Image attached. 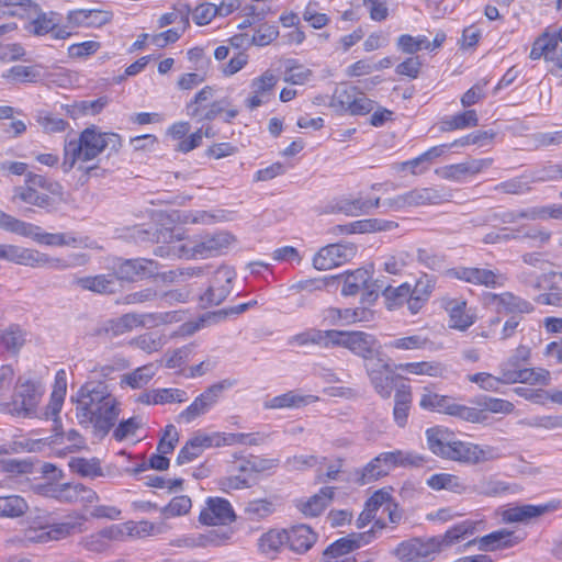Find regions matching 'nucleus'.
Here are the masks:
<instances>
[{
	"label": "nucleus",
	"mask_w": 562,
	"mask_h": 562,
	"mask_svg": "<svg viewBox=\"0 0 562 562\" xmlns=\"http://www.w3.org/2000/svg\"><path fill=\"white\" fill-rule=\"evenodd\" d=\"M530 348L524 345L518 346L514 353L499 364V371L503 372V380L506 379L507 372H516L524 368L529 361Z\"/></svg>",
	"instance_id": "52"
},
{
	"label": "nucleus",
	"mask_w": 562,
	"mask_h": 562,
	"mask_svg": "<svg viewBox=\"0 0 562 562\" xmlns=\"http://www.w3.org/2000/svg\"><path fill=\"white\" fill-rule=\"evenodd\" d=\"M417 261L430 270L438 271L446 266V255L432 249L418 248Z\"/></svg>",
	"instance_id": "61"
},
{
	"label": "nucleus",
	"mask_w": 562,
	"mask_h": 562,
	"mask_svg": "<svg viewBox=\"0 0 562 562\" xmlns=\"http://www.w3.org/2000/svg\"><path fill=\"white\" fill-rule=\"evenodd\" d=\"M375 538V529H368L364 532H351L331 543L324 551L323 562L326 560H338L349 558L347 554L362 546L370 543Z\"/></svg>",
	"instance_id": "20"
},
{
	"label": "nucleus",
	"mask_w": 562,
	"mask_h": 562,
	"mask_svg": "<svg viewBox=\"0 0 562 562\" xmlns=\"http://www.w3.org/2000/svg\"><path fill=\"white\" fill-rule=\"evenodd\" d=\"M76 283L83 290L99 294H111L115 292L116 278L111 274H99L79 278L76 280Z\"/></svg>",
	"instance_id": "40"
},
{
	"label": "nucleus",
	"mask_w": 562,
	"mask_h": 562,
	"mask_svg": "<svg viewBox=\"0 0 562 562\" xmlns=\"http://www.w3.org/2000/svg\"><path fill=\"white\" fill-rule=\"evenodd\" d=\"M312 396H302L294 391H289L284 394L272 397L265 403L266 408H286V407H301L307 404V400Z\"/></svg>",
	"instance_id": "56"
},
{
	"label": "nucleus",
	"mask_w": 562,
	"mask_h": 562,
	"mask_svg": "<svg viewBox=\"0 0 562 562\" xmlns=\"http://www.w3.org/2000/svg\"><path fill=\"white\" fill-rule=\"evenodd\" d=\"M479 125V117L475 110H467L452 116H446L439 122V130L442 133L456 130H464Z\"/></svg>",
	"instance_id": "39"
},
{
	"label": "nucleus",
	"mask_w": 562,
	"mask_h": 562,
	"mask_svg": "<svg viewBox=\"0 0 562 562\" xmlns=\"http://www.w3.org/2000/svg\"><path fill=\"white\" fill-rule=\"evenodd\" d=\"M337 337L338 330L336 329L322 330L317 328H308L292 336L289 340V344L300 347L316 345L322 348H334L336 347Z\"/></svg>",
	"instance_id": "27"
},
{
	"label": "nucleus",
	"mask_w": 562,
	"mask_h": 562,
	"mask_svg": "<svg viewBox=\"0 0 562 562\" xmlns=\"http://www.w3.org/2000/svg\"><path fill=\"white\" fill-rule=\"evenodd\" d=\"M0 228L14 233L21 236H32L34 229H38L37 226L23 222L10 214L0 210Z\"/></svg>",
	"instance_id": "55"
},
{
	"label": "nucleus",
	"mask_w": 562,
	"mask_h": 562,
	"mask_svg": "<svg viewBox=\"0 0 562 562\" xmlns=\"http://www.w3.org/2000/svg\"><path fill=\"white\" fill-rule=\"evenodd\" d=\"M0 259L32 268L65 270L74 265L61 258H53L35 249L16 245L0 244Z\"/></svg>",
	"instance_id": "9"
},
{
	"label": "nucleus",
	"mask_w": 562,
	"mask_h": 562,
	"mask_svg": "<svg viewBox=\"0 0 562 562\" xmlns=\"http://www.w3.org/2000/svg\"><path fill=\"white\" fill-rule=\"evenodd\" d=\"M426 437L430 451L443 459L477 464L496 458V450L493 447L454 440L447 428H429L426 430Z\"/></svg>",
	"instance_id": "3"
},
{
	"label": "nucleus",
	"mask_w": 562,
	"mask_h": 562,
	"mask_svg": "<svg viewBox=\"0 0 562 562\" xmlns=\"http://www.w3.org/2000/svg\"><path fill=\"white\" fill-rule=\"evenodd\" d=\"M358 90L356 87H347L341 89H336L330 105L338 111L349 112L352 101L358 94Z\"/></svg>",
	"instance_id": "63"
},
{
	"label": "nucleus",
	"mask_w": 562,
	"mask_h": 562,
	"mask_svg": "<svg viewBox=\"0 0 562 562\" xmlns=\"http://www.w3.org/2000/svg\"><path fill=\"white\" fill-rule=\"evenodd\" d=\"M445 200V195L435 188H419L403 194L384 200L383 204L393 211L407 207L438 204Z\"/></svg>",
	"instance_id": "15"
},
{
	"label": "nucleus",
	"mask_w": 562,
	"mask_h": 562,
	"mask_svg": "<svg viewBox=\"0 0 562 562\" xmlns=\"http://www.w3.org/2000/svg\"><path fill=\"white\" fill-rule=\"evenodd\" d=\"M147 318L154 319V315L126 313L117 318L110 319L106 323L105 331L112 336H120L133 330L134 328L145 326Z\"/></svg>",
	"instance_id": "33"
},
{
	"label": "nucleus",
	"mask_w": 562,
	"mask_h": 562,
	"mask_svg": "<svg viewBox=\"0 0 562 562\" xmlns=\"http://www.w3.org/2000/svg\"><path fill=\"white\" fill-rule=\"evenodd\" d=\"M109 104L108 97H100L95 100H82L71 105L67 112L72 116L97 115Z\"/></svg>",
	"instance_id": "54"
},
{
	"label": "nucleus",
	"mask_w": 562,
	"mask_h": 562,
	"mask_svg": "<svg viewBox=\"0 0 562 562\" xmlns=\"http://www.w3.org/2000/svg\"><path fill=\"white\" fill-rule=\"evenodd\" d=\"M357 254L353 244H330L321 248L313 258V266L317 270H329L350 261Z\"/></svg>",
	"instance_id": "17"
},
{
	"label": "nucleus",
	"mask_w": 562,
	"mask_h": 562,
	"mask_svg": "<svg viewBox=\"0 0 562 562\" xmlns=\"http://www.w3.org/2000/svg\"><path fill=\"white\" fill-rule=\"evenodd\" d=\"M382 296L385 300V305L389 310L401 306L405 302L408 304L411 300V285L403 283L398 286L385 285L383 283Z\"/></svg>",
	"instance_id": "48"
},
{
	"label": "nucleus",
	"mask_w": 562,
	"mask_h": 562,
	"mask_svg": "<svg viewBox=\"0 0 562 562\" xmlns=\"http://www.w3.org/2000/svg\"><path fill=\"white\" fill-rule=\"evenodd\" d=\"M395 368L416 375L441 376L445 372V367L437 361L400 363Z\"/></svg>",
	"instance_id": "49"
},
{
	"label": "nucleus",
	"mask_w": 562,
	"mask_h": 562,
	"mask_svg": "<svg viewBox=\"0 0 562 562\" xmlns=\"http://www.w3.org/2000/svg\"><path fill=\"white\" fill-rule=\"evenodd\" d=\"M434 288L435 281L427 274L418 279L413 289L411 288L408 310L412 314H416L422 310L424 304L428 301Z\"/></svg>",
	"instance_id": "35"
},
{
	"label": "nucleus",
	"mask_w": 562,
	"mask_h": 562,
	"mask_svg": "<svg viewBox=\"0 0 562 562\" xmlns=\"http://www.w3.org/2000/svg\"><path fill=\"white\" fill-rule=\"evenodd\" d=\"M337 279H342L344 284L341 288V294L344 296L356 295L360 289L367 286L369 283L370 274L364 269H357L352 272H346L345 274L337 276Z\"/></svg>",
	"instance_id": "45"
},
{
	"label": "nucleus",
	"mask_w": 562,
	"mask_h": 562,
	"mask_svg": "<svg viewBox=\"0 0 562 562\" xmlns=\"http://www.w3.org/2000/svg\"><path fill=\"white\" fill-rule=\"evenodd\" d=\"M454 404L456 403L449 396L431 392L424 394L419 402L420 407L424 409L436 411L448 415H452V406H454Z\"/></svg>",
	"instance_id": "51"
},
{
	"label": "nucleus",
	"mask_w": 562,
	"mask_h": 562,
	"mask_svg": "<svg viewBox=\"0 0 562 562\" xmlns=\"http://www.w3.org/2000/svg\"><path fill=\"white\" fill-rule=\"evenodd\" d=\"M67 390L66 372L64 370L57 371L55 375L54 390L50 394V401L47 405L45 415L46 417L56 418L59 414Z\"/></svg>",
	"instance_id": "41"
},
{
	"label": "nucleus",
	"mask_w": 562,
	"mask_h": 562,
	"mask_svg": "<svg viewBox=\"0 0 562 562\" xmlns=\"http://www.w3.org/2000/svg\"><path fill=\"white\" fill-rule=\"evenodd\" d=\"M113 18L111 11L99 9H79L68 13V22L74 26L100 27Z\"/></svg>",
	"instance_id": "28"
},
{
	"label": "nucleus",
	"mask_w": 562,
	"mask_h": 562,
	"mask_svg": "<svg viewBox=\"0 0 562 562\" xmlns=\"http://www.w3.org/2000/svg\"><path fill=\"white\" fill-rule=\"evenodd\" d=\"M277 83L278 77L271 70H266L261 76L251 80L250 88L252 93L261 95L269 102Z\"/></svg>",
	"instance_id": "53"
},
{
	"label": "nucleus",
	"mask_w": 562,
	"mask_h": 562,
	"mask_svg": "<svg viewBox=\"0 0 562 562\" xmlns=\"http://www.w3.org/2000/svg\"><path fill=\"white\" fill-rule=\"evenodd\" d=\"M465 301L461 300H450L447 303L446 310L449 313L451 328L465 330L474 323L473 316L465 312Z\"/></svg>",
	"instance_id": "42"
},
{
	"label": "nucleus",
	"mask_w": 562,
	"mask_h": 562,
	"mask_svg": "<svg viewBox=\"0 0 562 562\" xmlns=\"http://www.w3.org/2000/svg\"><path fill=\"white\" fill-rule=\"evenodd\" d=\"M429 344V339L422 335H412L407 337H401L393 339L385 344V348L389 350H418L424 349Z\"/></svg>",
	"instance_id": "57"
},
{
	"label": "nucleus",
	"mask_w": 562,
	"mask_h": 562,
	"mask_svg": "<svg viewBox=\"0 0 562 562\" xmlns=\"http://www.w3.org/2000/svg\"><path fill=\"white\" fill-rule=\"evenodd\" d=\"M448 273L452 278L475 285H484L486 288H495L501 285V274L497 271L486 268L457 267L450 269Z\"/></svg>",
	"instance_id": "25"
},
{
	"label": "nucleus",
	"mask_w": 562,
	"mask_h": 562,
	"mask_svg": "<svg viewBox=\"0 0 562 562\" xmlns=\"http://www.w3.org/2000/svg\"><path fill=\"white\" fill-rule=\"evenodd\" d=\"M76 417L80 425L92 426L102 437L115 425L120 402L103 381H88L77 393Z\"/></svg>",
	"instance_id": "1"
},
{
	"label": "nucleus",
	"mask_w": 562,
	"mask_h": 562,
	"mask_svg": "<svg viewBox=\"0 0 562 562\" xmlns=\"http://www.w3.org/2000/svg\"><path fill=\"white\" fill-rule=\"evenodd\" d=\"M247 435L245 434H227V432H213L196 434L193 438L199 443L202 452L206 448L231 446L234 443H243Z\"/></svg>",
	"instance_id": "37"
},
{
	"label": "nucleus",
	"mask_w": 562,
	"mask_h": 562,
	"mask_svg": "<svg viewBox=\"0 0 562 562\" xmlns=\"http://www.w3.org/2000/svg\"><path fill=\"white\" fill-rule=\"evenodd\" d=\"M121 146L122 140L119 134L101 132L92 125L85 128L78 139L66 142L61 168L64 172H69L77 161H90L105 149H110V153H117Z\"/></svg>",
	"instance_id": "2"
},
{
	"label": "nucleus",
	"mask_w": 562,
	"mask_h": 562,
	"mask_svg": "<svg viewBox=\"0 0 562 562\" xmlns=\"http://www.w3.org/2000/svg\"><path fill=\"white\" fill-rule=\"evenodd\" d=\"M485 303L494 305L497 314L517 315L529 314L533 312V305L519 296L514 295L510 292H504L501 294L488 293L485 296Z\"/></svg>",
	"instance_id": "22"
},
{
	"label": "nucleus",
	"mask_w": 562,
	"mask_h": 562,
	"mask_svg": "<svg viewBox=\"0 0 562 562\" xmlns=\"http://www.w3.org/2000/svg\"><path fill=\"white\" fill-rule=\"evenodd\" d=\"M548 284L547 291L538 294L535 302L540 305L562 307V272L551 271L542 274Z\"/></svg>",
	"instance_id": "32"
},
{
	"label": "nucleus",
	"mask_w": 562,
	"mask_h": 562,
	"mask_svg": "<svg viewBox=\"0 0 562 562\" xmlns=\"http://www.w3.org/2000/svg\"><path fill=\"white\" fill-rule=\"evenodd\" d=\"M404 510L400 508L392 495L385 490L375 491L364 503V508L358 517V527H387L389 524L403 522Z\"/></svg>",
	"instance_id": "7"
},
{
	"label": "nucleus",
	"mask_w": 562,
	"mask_h": 562,
	"mask_svg": "<svg viewBox=\"0 0 562 562\" xmlns=\"http://www.w3.org/2000/svg\"><path fill=\"white\" fill-rule=\"evenodd\" d=\"M397 47L400 50L406 54H415L422 49H429L430 42L424 35L414 37L409 34H403L397 38Z\"/></svg>",
	"instance_id": "60"
},
{
	"label": "nucleus",
	"mask_w": 562,
	"mask_h": 562,
	"mask_svg": "<svg viewBox=\"0 0 562 562\" xmlns=\"http://www.w3.org/2000/svg\"><path fill=\"white\" fill-rule=\"evenodd\" d=\"M561 503L549 502L546 504H515L497 508L494 512L495 517H499L503 524H538L542 517L560 508Z\"/></svg>",
	"instance_id": "10"
},
{
	"label": "nucleus",
	"mask_w": 562,
	"mask_h": 562,
	"mask_svg": "<svg viewBox=\"0 0 562 562\" xmlns=\"http://www.w3.org/2000/svg\"><path fill=\"white\" fill-rule=\"evenodd\" d=\"M529 57L532 60L543 57L546 61H550L559 69H562V44L559 45L558 37L552 36L546 30L532 43Z\"/></svg>",
	"instance_id": "23"
},
{
	"label": "nucleus",
	"mask_w": 562,
	"mask_h": 562,
	"mask_svg": "<svg viewBox=\"0 0 562 562\" xmlns=\"http://www.w3.org/2000/svg\"><path fill=\"white\" fill-rule=\"evenodd\" d=\"M188 115L199 121H213L224 114V122L231 123L237 115L238 110L233 106L228 97L213 101L206 108H196L195 105H187Z\"/></svg>",
	"instance_id": "24"
},
{
	"label": "nucleus",
	"mask_w": 562,
	"mask_h": 562,
	"mask_svg": "<svg viewBox=\"0 0 562 562\" xmlns=\"http://www.w3.org/2000/svg\"><path fill=\"white\" fill-rule=\"evenodd\" d=\"M425 462L426 458L424 456L411 451L382 452L363 468L356 469L352 473V482L359 486H364L386 476L395 468L423 467Z\"/></svg>",
	"instance_id": "6"
},
{
	"label": "nucleus",
	"mask_w": 562,
	"mask_h": 562,
	"mask_svg": "<svg viewBox=\"0 0 562 562\" xmlns=\"http://www.w3.org/2000/svg\"><path fill=\"white\" fill-rule=\"evenodd\" d=\"M350 308L327 307L322 311V325L327 327L350 325Z\"/></svg>",
	"instance_id": "58"
},
{
	"label": "nucleus",
	"mask_w": 562,
	"mask_h": 562,
	"mask_svg": "<svg viewBox=\"0 0 562 562\" xmlns=\"http://www.w3.org/2000/svg\"><path fill=\"white\" fill-rule=\"evenodd\" d=\"M160 529H100L82 540V546L93 552H102L112 541H131L156 536Z\"/></svg>",
	"instance_id": "12"
},
{
	"label": "nucleus",
	"mask_w": 562,
	"mask_h": 562,
	"mask_svg": "<svg viewBox=\"0 0 562 562\" xmlns=\"http://www.w3.org/2000/svg\"><path fill=\"white\" fill-rule=\"evenodd\" d=\"M71 529H22L23 536L18 537L20 546L30 548L31 546L47 544L70 536Z\"/></svg>",
	"instance_id": "29"
},
{
	"label": "nucleus",
	"mask_w": 562,
	"mask_h": 562,
	"mask_svg": "<svg viewBox=\"0 0 562 562\" xmlns=\"http://www.w3.org/2000/svg\"><path fill=\"white\" fill-rule=\"evenodd\" d=\"M258 546L261 553L274 558L283 547H288V529H269L261 536Z\"/></svg>",
	"instance_id": "38"
},
{
	"label": "nucleus",
	"mask_w": 562,
	"mask_h": 562,
	"mask_svg": "<svg viewBox=\"0 0 562 562\" xmlns=\"http://www.w3.org/2000/svg\"><path fill=\"white\" fill-rule=\"evenodd\" d=\"M524 535H516L514 530L501 529L493 531L480 539L469 540L464 548H469L472 544H477L479 550L482 551H494L497 549L509 548L520 542Z\"/></svg>",
	"instance_id": "26"
},
{
	"label": "nucleus",
	"mask_w": 562,
	"mask_h": 562,
	"mask_svg": "<svg viewBox=\"0 0 562 562\" xmlns=\"http://www.w3.org/2000/svg\"><path fill=\"white\" fill-rule=\"evenodd\" d=\"M506 383H528L548 385L550 381V373L548 370L538 368H522L516 372H507Z\"/></svg>",
	"instance_id": "36"
},
{
	"label": "nucleus",
	"mask_w": 562,
	"mask_h": 562,
	"mask_svg": "<svg viewBox=\"0 0 562 562\" xmlns=\"http://www.w3.org/2000/svg\"><path fill=\"white\" fill-rule=\"evenodd\" d=\"M234 529H207L205 533H200L198 537H186L177 540L178 547H209V546H223L228 543L233 538Z\"/></svg>",
	"instance_id": "31"
},
{
	"label": "nucleus",
	"mask_w": 562,
	"mask_h": 562,
	"mask_svg": "<svg viewBox=\"0 0 562 562\" xmlns=\"http://www.w3.org/2000/svg\"><path fill=\"white\" fill-rule=\"evenodd\" d=\"M473 529H447L443 536L413 538L401 542L394 554L403 562H431L447 548L465 540Z\"/></svg>",
	"instance_id": "5"
},
{
	"label": "nucleus",
	"mask_w": 562,
	"mask_h": 562,
	"mask_svg": "<svg viewBox=\"0 0 562 562\" xmlns=\"http://www.w3.org/2000/svg\"><path fill=\"white\" fill-rule=\"evenodd\" d=\"M235 273L227 267L218 268L210 280L205 292L200 295V305L203 308L220 305L232 292Z\"/></svg>",
	"instance_id": "14"
},
{
	"label": "nucleus",
	"mask_w": 562,
	"mask_h": 562,
	"mask_svg": "<svg viewBox=\"0 0 562 562\" xmlns=\"http://www.w3.org/2000/svg\"><path fill=\"white\" fill-rule=\"evenodd\" d=\"M160 266L157 261L146 258L120 260L114 267L115 278L128 282H135L156 277Z\"/></svg>",
	"instance_id": "18"
},
{
	"label": "nucleus",
	"mask_w": 562,
	"mask_h": 562,
	"mask_svg": "<svg viewBox=\"0 0 562 562\" xmlns=\"http://www.w3.org/2000/svg\"><path fill=\"white\" fill-rule=\"evenodd\" d=\"M0 341L7 350L16 352L25 342V335L19 326L12 325L0 334Z\"/></svg>",
	"instance_id": "62"
},
{
	"label": "nucleus",
	"mask_w": 562,
	"mask_h": 562,
	"mask_svg": "<svg viewBox=\"0 0 562 562\" xmlns=\"http://www.w3.org/2000/svg\"><path fill=\"white\" fill-rule=\"evenodd\" d=\"M316 540L314 529H288V547L294 552H306Z\"/></svg>",
	"instance_id": "44"
},
{
	"label": "nucleus",
	"mask_w": 562,
	"mask_h": 562,
	"mask_svg": "<svg viewBox=\"0 0 562 562\" xmlns=\"http://www.w3.org/2000/svg\"><path fill=\"white\" fill-rule=\"evenodd\" d=\"M364 368L374 391L382 398H390L395 387V382L401 376L395 374L394 370L382 357L378 358L374 362H366Z\"/></svg>",
	"instance_id": "16"
},
{
	"label": "nucleus",
	"mask_w": 562,
	"mask_h": 562,
	"mask_svg": "<svg viewBox=\"0 0 562 562\" xmlns=\"http://www.w3.org/2000/svg\"><path fill=\"white\" fill-rule=\"evenodd\" d=\"M236 520L232 504L222 497H207L199 521L204 526H227Z\"/></svg>",
	"instance_id": "19"
},
{
	"label": "nucleus",
	"mask_w": 562,
	"mask_h": 562,
	"mask_svg": "<svg viewBox=\"0 0 562 562\" xmlns=\"http://www.w3.org/2000/svg\"><path fill=\"white\" fill-rule=\"evenodd\" d=\"M427 485L436 491L447 490L458 494H462L468 491L464 482L459 476L450 473L432 474L427 480Z\"/></svg>",
	"instance_id": "43"
},
{
	"label": "nucleus",
	"mask_w": 562,
	"mask_h": 562,
	"mask_svg": "<svg viewBox=\"0 0 562 562\" xmlns=\"http://www.w3.org/2000/svg\"><path fill=\"white\" fill-rule=\"evenodd\" d=\"M0 13L29 19L25 30L37 36L52 33L54 38L64 40L71 34L66 27H59L60 19L57 13L43 12L32 0H0Z\"/></svg>",
	"instance_id": "4"
},
{
	"label": "nucleus",
	"mask_w": 562,
	"mask_h": 562,
	"mask_svg": "<svg viewBox=\"0 0 562 562\" xmlns=\"http://www.w3.org/2000/svg\"><path fill=\"white\" fill-rule=\"evenodd\" d=\"M72 472L87 477H97L103 474L99 462L95 459L75 458L69 461Z\"/></svg>",
	"instance_id": "59"
},
{
	"label": "nucleus",
	"mask_w": 562,
	"mask_h": 562,
	"mask_svg": "<svg viewBox=\"0 0 562 562\" xmlns=\"http://www.w3.org/2000/svg\"><path fill=\"white\" fill-rule=\"evenodd\" d=\"M412 402V387L407 384L397 386L394 395L393 418L398 427L403 428L406 426Z\"/></svg>",
	"instance_id": "34"
},
{
	"label": "nucleus",
	"mask_w": 562,
	"mask_h": 562,
	"mask_svg": "<svg viewBox=\"0 0 562 562\" xmlns=\"http://www.w3.org/2000/svg\"><path fill=\"white\" fill-rule=\"evenodd\" d=\"M156 374L155 367L149 363L125 373L121 378V385H127L134 390L147 385Z\"/></svg>",
	"instance_id": "46"
},
{
	"label": "nucleus",
	"mask_w": 562,
	"mask_h": 562,
	"mask_svg": "<svg viewBox=\"0 0 562 562\" xmlns=\"http://www.w3.org/2000/svg\"><path fill=\"white\" fill-rule=\"evenodd\" d=\"M12 200H20L38 207H49L53 205V200L49 195L37 192L32 186L16 187Z\"/></svg>",
	"instance_id": "47"
},
{
	"label": "nucleus",
	"mask_w": 562,
	"mask_h": 562,
	"mask_svg": "<svg viewBox=\"0 0 562 562\" xmlns=\"http://www.w3.org/2000/svg\"><path fill=\"white\" fill-rule=\"evenodd\" d=\"M233 236L227 232H216L202 236L191 247L188 246L189 258H210L220 255L233 243Z\"/></svg>",
	"instance_id": "21"
},
{
	"label": "nucleus",
	"mask_w": 562,
	"mask_h": 562,
	"mask_svg": "<svg viewBox=\"0 0 562 562\" xmlns=\"http://www.w3.org/2000/svg\"><path fill=\"white\" fill-rule=\"evenodd\" d=\"M232 385L233 383L228 380H223L210 385L178 415L177 422L190 424L196 418L207 414L218 403L223 392Z\"/></svg>",
	"instance_id": "13"
},
{
	"label": "nucleus",
	"mask_w": 562,
	"mask_h": 562,
	"mask_svg": "<svg viewBox=\"0 0 562 562\" xmlns=\"http://www.w3.org/2000/svg\"><path fill=\"white\" fill-rule=\"evenodd\" d=\"M334 486H324L318 493L311 496L306 501H297L296 508L305 516V517H317L319 516L324 509L329 505V503L335 497Z\"/></svg>",
	"instance_id": "30"
},
{
	"label": "nucleus",
	"mask_w": 562,
	"mask_h": 562,
	"mask_svg": "<svg viewBox=\"0 0 562 562\" xmlns=\"http://www.w3.org/2000/svg\"><path fill=\"white\" fill-rule=\"evenodd\" d=\"M42 395L43 389L38 382L19 378L11 401L1 400V412L19 417H32L36 414Z\"/></svg>",
	"instance_id": "8"
},
{
	"label": "nucleus",
	"mask_w": 562,
	"mask_h": 562,
	"mask_svg": "<svg viewBox=\"0 0 562 562\" xmlns=\"http://www.w3.org/2000/svg\"><path fill=\"white\" fill-rule=\"evenodd\" d=\"M336 347L347 348L353 355L364 359L366 362H374L382 357L378 339L364 331L338 330Z\"/></svg>",
	"instance_id": "11"
},
{
	"label": "nucleus",
	"mask_w": 562,
	"mask_h": 562,
	"mask_svg": "<svg viewBox=\"0 0 562 562\" xmlns=\"http://www.w3.org/2000/svg\"><path fill=\"white\" fill-rule=\"evenodd\" d=\"M274 512V506L267 499H256L247 504L245 513L250 520L259 521Z\"/></svg>",
	"instance_id": "64"
},
{
	"label": "nucleus",
	"mask_w": 562,
	"mask_h": 562,
	"mask_svg": "<svg viewBox=\"0 0 562 562\" xmlns=\"http://www.w3.org/2000/svg\"><path fill=\"white\" fill-rule=\"evenodd\" d=\"M27 508V503L19 495L0 496V518L23 516Z\"/></svg>",
	"instance_id": "50"
}]
</instances>
